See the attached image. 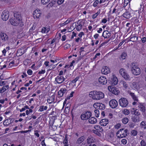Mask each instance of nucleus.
Segmentation results:
<instances>
[{"label": "nucleus", "mask_w": 146, "mask_h": 146, "mask_svg": "<svg viewBox=\"0 0 146 146\" xmlns=\"http://www.w3.org/2000/svg\"><path fill=\"white\" fill-rule=\"evenodd\" d=\"M127 56V54L125 52H123L121 55V58L122 60L125 59Z\"/></svg>", "instance_id": "72a5a7b5"}, {"label": "nucleus", "mask_w": 146, "mask_h": 146, "mask_svg": "<svg viewBox=\"0 0 146 146\" xmlns=\"http://www.w3.org/2000/svg\"><path fill=\"white\" fill-rule=\"evenodd\" d=\"M119 105L122 107H125L127 106L128 104V101L125 98H121L119 101Z\"/></svg>", "instance_id": "39448f33"}, {"label": "nucleus", "mask_w": 146, "mask_h": 146, "mask_svg": "<svg viewBox=\"0 0 146 146\" xmlns=\"http://www.w3.org/2000/svg\"><path fill=\"white\" fill-rule=\"evenodd\" d=\"M141 145L142 146H146V143L143 140L141 142Z\"/></svg>", "instance_id": "a18cd8bd"}, {"label": "nucleus", "mask_w": 146, "mask_h": 146, "mask_svg": "<svg viewBox=\"0 0 146 146\" xmlns=\"http://www.w3.org/2000/svg\"><path fill=\"white\" fill-rule=\"evenodd\" d=\"M40 13L39 12V11L38 12V11H37V12L35 11V13L34 12V13L33 14V16L34 18H39V17L40 16Z\"/></svg>", "instance_id": "393cba45"}, {"label": "nucleus", "mask_w": 146, "mask_h": 146, "mask_svg": "<svg viewBox=\"0 0 146 146\" xmlns=\"http://www.w3.org/2000/svg\"><path fill=\"white\" fill-rule=\"evenodd\" d=\"M123 113L125 115H128L130 112L129 110L127 109H125L122 111Z\"/></svg>", "instance_id": "f704fd0d"}, {"label": "nucleus", "mask_w": 146, "mask_h": 146, "mask_svg": "<svg viewBox=\"0 0 146 146\" xmlns=\"http://www.w3.org/2000/svg\"><path fill=\"white\" fill-rule=\"evenodd\" d=\"M100 103H97L95 104L94 105V107L95 108L99 107L100 106Z\"/></svg>", "instance_id": "6e6d98bb"}, {"label": "nucleus", "mask_w": 146, "mask_h": 146, "mask_svg": "<svg viewBox=\"0 0 146 146\" xmlns=\"http://www.w3.org/2000/svg\"><path fill=\"white\" fill-rule=\"evenodd\" d=\"M108 82L113 85H115L117 84L118 80L116 77H113L110 80H109Z\"/></svg>", "instance_id": "f8f14e48"}, {"label": "nucleus", "mask_w": 146, "mask_h": 146, "mask_svg": "<svg viewBox=\"0 0 146 146\" xmlns=\"http://www.w3.org/2000/svg\"><path fill=\"white\" fill-rule=\"evenodd\" d=\"M49 67L50 68V69H53L55 67V65H53V64H52L50 65Z\"/></svg>", "instance_id": "864d4df0"}, {"label": "nucleus", "mask_w": 146, "mask_h": 146, "mask_svg": "<svg viewBox=\"0 0 146 146\" xmlns=\"http://www.w3.org/2000/svg\"><path fill=\"white\" fill-rule=\"evenodd\" d=\"M84 48V47H82L80 48V55H81V52H82L84 51L83 49Z\"/></svg>", "instance_id": "338daca9"}, {"label": "nucleus", "mask_w": 146, "mask_h": 146, "mask_svg": "<svg viewBox=\"0 0 146 146\" xmlns=\"http://www.w3.org/2000/svg\"><path fill=\"white\" fill-rule=\"evenodd\" d=\"M50 0H41V3L44 4H46L48 3Z\"/></svg>", "instance_id": "4c0bfd02"}, {"label": "nucleus", "mask_w": 146, "mask_h": 146, "mask_svg": "<svg viewBox=\"0 0 146 146\" xmlns=\"http://www.w3.org/2000/svg\"><path fill=\"white\" fill-rule=\"evenodd\" d=\"M15 18L18 19L19 20H22L20 14L19 12H16L14 13Z\"/></svg>", "instance_id": "6ab92c4d"}, {"label": "nucleus", "mask_w": 146, "mask_h": 146, "mask_svg": "<svg viewBox=\"0 0 146 146\" xmlns=\"http://www.w3.org/2000/svg\"><path fill=\"white\" fill-rule=\"evenodd\" d=\"M63 143L64 145V146H68V139L66 135L65 139L63 141Z\"/></svg>", "instance_id": "cd10ccee"}, {"label": "nucleus", "mask_w": 146, "mask_h": 146, "mask_svg": "<svg viewBox=\"0 0 146 146\" xmlns=\"http://www.w3.org/2000/svg\"><path fill=\"white\" fill-rule=\"evenodd\" d=\"M79 21H78L77 23L78 24V25H77L76 27V30L78 31H80V30L82 29V25L80 24V23L79 22Z\"/></svg>", "instance_id": "a878e982"}, {"label": "nucleus", "mask_w": 146, "mask_h": 146, "mask_svg": "<svg viewBox=\"0 0 146 146\" xmlns=\"http://www.w3.org/2000/svg\"><path fill=\"white\" fill-rule=\"evenodd\" d=\"M45 72V70H42L41 71L39 72L38 74H44Z\"/></svg>", "instance_id": "69168bd1"}, {"label": "nucleus", "mask_w": 146, "mask_h": 146, "mask_svg": "<svg viewBox=\"0 0 146 146\" xmlns=\"http://www.w3.org/2000/svg\"><path fill=\"white\" fill-rule=\"evenodd\" d=\"M109 104L111 108H115L117 106L118 102L116 100L113 99L110 101Z\"/></svg>", "instance_id": "9d476101"}, {"label": "nucleus", "mask_w": 146, "mask_h": 146, "mask_svg": "<svg viewBox=\"0 0 146 146\" xmlns=\"http://www.w3.org/2000/svg\"><path fill=\"white\" fill-rule=\"evenodd\" d=\"M0 35L1 38L2 40L5 41L7 40L8 37L5 33H1L0 34Z\"/></svg>", "instance_id": "dca6fc26"}, {"label": "nucleus", "mask_w": 146, "mask_h": 146, "mask_svg": "<svg viewBox=\"0 0 146 146\" xmlns=\"http://www.w3.org/2000/svg\"><path fill=\"white\" fill-rule=\"evenodd\" d=\"M79 77H76L74 79L71 81V83H75L79 79Z\"/></svg>", "instance_id": "a19ab883"}, {"label": "nucleus", "mask_w": 146, "mask_h": 146, "mask_svg": "<svg viewBox=\"0 0 146 146\" xmlns=\"http://www.w3.org/2000/svg\"><path fill=\"white\" fill-rule=\"evenodd\" d=\"M119 73L121 75L125 80H128L129 78V76L128 74L126 72L125 69L123 68H121L119 70Z\"/></svg>", "instance_id": "0eeeda50"}, {"label": "nucleus", "mask_w": 146, "mask_h": 146, "mask_svg": "<svg viewBox=\"0 0 146 146\" xmlns=\"http://www.w3.org/2000/svg\"><path fill=\"white\" fill-rule=\"evenodd\" d=\"M133 88L136 89L138 88L139 86L138 85L137 83L135 82H133Z\"/></svg>", "instance_id": "58836bf2"}, {"label": "nucleus", "mask_w": 146, "mask_h": 146, "mask_svg": "<svg viewBox=\"0 0 146 146\" xmlns=\"http://www.w3.org/2000/svg\"><path fill=\"white\" fill-rule=\"evenodd\" d=\"M96 119L94 117H91L89 119V122L91 124H94L96 123Z\"/></svg>", "instance_id": "5701e85b"}, {"label": "nucleus", "mask_w": 146, "mask_h": 146, "mask_svg": "<svg viewBox=\"0 0 146 146\" xmlns=\"http://www.w3.org/2000/svg\"><path fill=\"white\" fill-rule=\"evenodd\" d=\"M70 45L69 44H66L65 46V48L67 49L70 47Z\"/></svg>", "instance_id": "680f3d73"}, {"label": "nucleus", "mask_w": 146, "mask_h": 146, "mask_svg": "<svg viewBox=\"0 0 146 146\" xmlns=\"http://www.w3.org/2000/svg\"><path fill=\"white\" fill-rule=\"evenodd\" d=\"M131 37L130 38V40L133 42H135L137 40V37L136 34L131 35Z\"/></svg>", "instance_id": "a211bd4d"}, {"label": "nucleus", "mask_w": 146, "mask_h": 146, "mask_svg": "<svg viewBox=\"0 0 146 146\" xmlns=\"http://www.w3.org/2000/svg\"><path fill=\"white\" fill-rule=\"evenodd\" d=\"M138 107L140 108V110L143 112H144L145 111V107L144 105L142 104H138Z\"/></svg>", "instance_id": "aec40b11"}, {"label": "nucleus", "mask_w": 146, "mask_h": 146, "mask_svg": "<svg viewBox=\"0 0 146 146\" xmlns=\"http://www.w3.org/2000/svg\"><path fill=\"white\" fill-rule=\"evenodd\" d=\"M109 123V120L107 119H102L100 122V123L101 126H106Z\"/></svg>", "instance_id": "4468645a"}, {"label": "nucleus", "mask_w": 146, "mask_h": 146, "mask_svg": "<svg viewBox=\"0 0 146 146\" xmlns=\"http://www.w3.org/2000/svg\"><path fill=\"white\" fill-rule=\"evenodd\" d=\"M95 140V139L93 137L90 136L88 137L87 139V143L88 144L93 143L94 142Z\"/></svg>", "instance_id": "f3484780"}, {"label": "nucleus", "mask_w": 146, "mask_h": 146, "mask_svg": "<svg viewBox=\"0 0 146 146\" xmlns=\"http://www.w3.org/2000/svg\"><path fill=\"white\" fill-rule=\"evenodd\" d=\"M121 126V125L120 123H118L116 124L115 126V128L117 129H118Z\"/></svg>", "instance_id": "0e129e2a"}, {"label": "nucleus", "mask_w": 146, "mask_h": 146, "mask_svg": "<svg viewBox=\"0 0 146 146\" xmlns=\"http://www.w3.org/2000/svg\"><path fill=\"white\" fill-rule=\"evenodd\" d=\"M131 119H132V121L135 123L138 122L140 120L139 117L138 116H134L132 117Z\"/></svg>", "instance_id": "b1692460"}, {"label": "nucleus", "mask_w": 146, "mask_h": 146, "mask_svg": "<svg viewBox=\"0 0 146 146\" xmlns=\"http://www.w3.org/2000/svg\"><path fill=\"white\" fill-rule=\"evenodd\" d=\"M123 16L125 18L129 19L131 17V14L129 12L126 11L123 14Z\"/></svg>", "instance_id": "412c9836"}, {"label": "nucleus", "mask_w": 146, "mask_h": 146, "mask_svg": "<svg viewBox=\"0 0 146 146\" xmlns=\"http://www.w3.org/2000/svg\"><path fill=\"white\" fill-rule=\"evenodd\" d=\"M91 116V113L90 111H87L84 114H82L80 117L82 120H86L89 119Z\"/></svg>", "instance_id": "6e6552de"}, {"label": "nucleus", "mask_w": 146, "mask_h": 146, "mask_svg": "<svg viewBox=\"0 0 146 146\" xmlns=\"http://www.w3.org/2000/svg\"><path fill=\"white\" fill-rule=\"evenodd\" d=\"M95 92V91H93V92H90L89 94V96L92 98V97L94 96V92Z\"/></svg>", "instance_id": "8fccbe9b"}, {"label": "nucleus", "mask_w": 146, "mask_h": 146, "mask_svg": "<svg viewBox=\"0 0 146 146\" xmlns=\"http://www.w3.org/2000/svg\"><path fill=\"white\" fill-rule=\"evenodd\" d=\"M136 110L134 111V114L135 115V116H138V115H139L140 114V113L138 111H136Z\"/></svg>", "instance_id": "bf43d9fd"}, {"label": "nucleus", "mask_w": 146, "mask_h": 146, "mask_svg": "<svg viewBox=\"0 0 146 146\" xmlns=\"http://www.w3.org/2000/svg\"><path fill=\"white\" fill-rule=\"evenodd\" d=\"M65 80L62 76H58L55 78V81L58 84L62 83Z\"/></svg>", "instance_id": "9b49d317"}, {"label": "nucleus", "mask_w": 146, "mask_h": 146, "mask_svg": "<svg viewBox=\"0 0 146 146\" xmlns=\"http://www.w3.org/2000/svg\"><path fill=\"white\" fill-rule=\"evenodd\" d=\"M47 109V107L46 106H41L40 107V108L39 110L40 111H42L44 110H46Z\"/></svg>", "instance_id": "c756f323"}, {"label": "nucleus", "mask_w": 146, "mask_h": 146, "mask_svg": "<svg viewBox=\"0 0 146 146\" xmlns=\"http://www.w3.org/2000/svg\"><path fill=\"white\" fill-rule=\"evenodd\" d=\"M27 73L29 75H31L33 73V72L31 69H29L28 70Z\"/></svg>", "instance_id": "3c124183"}, {"label": "nucleus", "mask_w": 146, "mask_h": 146, "mask_svg": "<svg viewBox=\"0 0 146 146\" xmlns=\"http://www.w3.org/2000/svg\"><path fill=\"white\" fill-rule=\"evenodd\" d=\"M146 122L145 121H142L140 124L141 127H144Z\"/></svg>", "instance_id": "e2e57ef3"}, {"label": "nucleus", "mask_w": 146, "mask_h": 146, "mask_svg": "<svg viewBox=\"0 0 146 146\" xmlns=\"http://www.w3.org/2000/svg\"><path fill=\"white\" fill-rule=\"evenodd\" d=\"M109 90L113 94L118 95L120 93L119 91L115 87H113L112 85L109 86L108 87Z\"/></svg>", "instance_id": "423d86ee"}, {"label": "nucleus", "mask_w": 146, "mask_h": 146, "mask_svg": "<svg viewBox=\"0 0 146 146\" xmlns=\"http://www.w3.org/2000/svg\"><path fill=\"white\" fill-rule=\"evenodd\" d=\"M99 1L98 0H96L95 1L93 4V6L94 7H96L97 6L98 4V3Z\"/></svg>", "instance_id": "13d9d810"}, {"label": "nucleus", "mask_w": 146, "mask_h": 146, "mask_svg": "<svg viewBox=\"0 0 146 146\" xmlns=\"http://www.w3.org/2000/svg\"><path fill=\"white\" fill-rule=\"evenodd\" d=\"M2 19L5 21L7 20L9 17V12L7 10L4 11L1 15Z\"/></svg>", "instance_id": "1a4fd4ad"}, {"label": "nucleus", "mask_w": 146, "mask_h": 146, "mask_svg": "<svg viewBox=\"0 0 146 146\" xmlns=\"http://www.w3.org/2000/svg\"><path fill=\"white\" fill-rule=\"evenodd\" d=\"M129 121V119L127 117H124L122 119V122L124 124H127Z\"/></svg>", "instance_id": "2f4dec72"}, {"label": "nucleus", "mask_w": 146, "mask_h": 146, "mask_svg": "<svg viewBox=\"0 0 146 146\" xmlns=\"http://www.w3.org/2000/svg\"><path fill=\"white\" fill-rule=\"evenodd\" d=\"M85 138L84 136H81L78 139L77 141V143L78 144L81 143L84 141Z\"/></svg>", "instance_id": "4be33fe9"}, {"label": "nucleus", "mask_w": 146, "mask_h": 146, "mask_svg": "<svg viewBox=\"0 0 146 146\" xmlns=\"http://www.w3.org/2000/svg\"><path fill=\"white\" fill-rule=\"evenodd\" d=\"M107 67H105V68L104 67V68H102V69L101 70V72L104 74H105L107 70V68H106Z\"/></svg>", "instance_id": "79ce46f5"}, {"label": "nucleus", "mask_w": 146, "mask_h": 146, "mask_svg": "<svg viewBox=\"0 0 146 146\" xmlns=\"http://www.w3.org/2000/svg\"><path fill=\"white\" fill-rule=\"evenodd\" d=\"M10 22L11 24L14 26L19 25L22 27L24 25L23 22L22 20H19L15 18H11L10 19Z\"/></svg>", "instance_id": "7ed1b4c3"}, {"label": "nucleus", "mask_w": 146, "mask_h": 146, "mask_svg": "<svg viewBox=\"0 0 146 146\" xmlns=\"http://www.w3.org/2000/svg\"><path fill=\"white\" fill-rule=\"evenodd\" d=\"M24 53V50L22 49L19 50L17 51V54L19 56H21Z\"/></svg>", "instance_id": "473e14b6"}, {"label": "nucleus", "mask_w": 146, "mask_h": 146, "mask_svg": "<svg viewBox=\"0 0 146 146\" xmlns=\"http://www.w3.org/2000/svg\"><path fill=\"white\" fill-rule=\"evenodd\" d=\"M128 134L127 129L122 128L119 130L116 133V135L118 138L125 137Z\"/></svg>", "instance_id": "f03ea898"}, {"label": "nucleus", "mask_w": 146, "mask_h": 146, "mask_svg": "<svg viewBox=\"0 0 146 146\" xmlns=\"http://www.w3.org/2000/svg\"><path fill=\"white\" fill-rule=\"evenodd\" d=\"M121 142L123 145H125L127 143V140L125 139H123L121 140Z\"/></svg>", "instance_id": "5fc2aeb1"}, {"label": "nucleus", "mask_w": 146, "mask_h": 146, "mask_svg": "<svg viewBox=\"0 0 146 146\" xmlns=\"http://www.w3.org/2000/svg\"><path fill=\"white\" fill-rule=\"evenodd\" d=\"M10 123L8 122V120L6 119L4 121L3 124L4 125H7Z\"/></svg>", "instance_id": "37998d69"}, {"label": "nucleus", "mask_w": 146, "mask_h": 146, "mask_svg": "<svg viewBox=\"0 0 146 146\" xmlns=\"http://www.w3.org/2000/svg\"><path fill=\"white\" fill-rule=\"evenodd\" d=\"M101 127V128L102 127H100V126L99 125H95L94 127V128L97 130H99L100 129V128Z\"/></svg>", "instance_id": "4d7b16f0"}, {"label": "nucleus", "mask_w": 146, "mask_h": 146, "mask_svg": "<svg viewBox=\"0 0 146 146\" xmlns=\"http://www.w3.org/2000/svg\"><path fill=\"white\" fill-rule=\"evenodd\" d=\"M110 34H111L109 33L108 31H105L103 32L102 36H103L104 37H105L104 35H107L108 37H110Z\"/></svg>", "instance_id": "7c9ffc66"}, {"label": "nucleus", "mask_w": 146, "mask_h": 146, "mask_svg": "<svg viewBox=\"0 0 146 146\" xmlns=\"http://www.w3.org/2000/svg\"><path fill=\"white\" fill-rule=\"evenodd\" d=\"M99 13H100V12H98L97 13H96L95 14H94L92 16V18L93 19H94L96 18Z\"/></svg>", "instance_id": "de8ad7c7"}, {"label": "nucleus", "mask_w": 146, "mask_h": 146, "mask_svg": "<svg viewBox=\"0 0 146 146\" xmlns=\"http://www.w3.org/2000/svg\"><path fill=\"white\" fill-rule=\"evenodd\" d=\"M130 95L132 97V98L134 101H138V99L136 96L133 93H130Z\"/></svg>", "instance_id": "bb28decb"}, {"label": "nucleus", "mask_w": 146, "mask_h": 146, "mask_svg": "<svg viewBox=\"0 0 146 146\" xmlns=\"http://www.w3.org/2000/svg\"><path fill=\"white\" fill-rule=\"evenodd\" d=\"M95 116L98 117H99V111L97 110H94Z\"/></svg>", "instance_id": "e433bc0d"}, {"label": "nucleus", "mask_w": 146, "mask_h": 146, "mask_svg": "<svg viewBox=\"0 0 146 146\" xmlns=\"http://www.w3.org/2000/svg\"><path fill=\"white\" fill-rule=\"evenodd\" d=\"M50 31V29L49 28L46 27H44L42 30V33H47Z\"/></svg>", "instance_id": "c85d7f7f"}, {"label": "nucleus", "mask_w": 146, "mask_h": 146, "mask_svg": "<svg viewBox=\"0 0 146 146\" xmlns=\"http://www.w3.org/2000/svg\"><path fill=\"white\" fill-rule=\"evenodd\" d=\"M66 91V90L65 88H62L58 92V94L59 97H61L63 96Z\"/></svg>", "instance_id": "2eb2a0df"}, {"label": "nucleus", "mask_w": 146, "mask_h": 146, "mask_svg": "<svg viewBox=\"0 0 146 146\" xmlns=\"http://www.w3.org/2000/svg\"><path fill=\"white\" fill-rule=\"evenodd\" d=\"M110 39H109L108 40V41H107L106 42H103V43H102L100 45V46H99V48H100L101 47H102V46H103V45L105 44V43H107L110 40Z\"/></svg>", "instance_id": "052dcab7"}, {"label": "nucleus", "mask_w": 146, "mask_h": 146, "mask_svg": "<svg viewBox=\"0 0 146 146\" xmlns=\"http://www.w3.org/2000/svg\"><path fill=\"white\" fill-rule=\"evenodd\" d=\"M107 79L104 76H101L99 78V82L102 84H106L107 83Z\"/></svg>", "instance_id": "ddd939ff"}, {"label": "nucleus", "mask_w": 146, "mask_h": 146, "mask_svg": "<svg viewBox=\"0 0 146 146\" xmlns=\"http://www.w3.org/2000/svg\"><path fill=\"white\" fill-rule=\"evenodd\" d=\"M121 84L125 88H127L128 84H126L125 82L124 81H122L121 82Z\"/></svg>", "instance_id": "ea45409f"}, {"label": "nucleus", "mask_w": 146, "mask_h": 146, "mask_svg": "<svg viewBox=\"0 0 146 146\" xmlns=\"http://www.w3.org/2000/svg\"><path fill=\"white\" fill-rule=\"evenodd\" d=\"M132 134L134 136L137 135V131L135 130H133L131 132Z\"/></svg>", "instance_id": "c03bdc74"}, {"label": "nucleus", "mask_w": 146, "mask_h": 146, "mask_svg": "<svg viewBox=\"0 0 146 146\" xmlns=\"http://www.w3.org/2000/svg\"><path fill=\"white\" fill-rule=\"evenodd\" d=\"M64 0H58L57 3L59 5H60L62 3Z\"/></svg>", "instance_id": "603ef678"}, {"label": "nucleus", "mask_w": 146, "mask_h": 146, "mask_svg": "<svg viewBox=\"0 0 146 146\" xmlns=\"http://www.w3.org/2000/svg\"><path fill=\"white\" fill-rule=\"evenodd\" d=\"M131 71L132 74L135 76L139 75L141 73L140 68L138 66L136 63H132L130 65Z\"/></svg>", "instance_id": "f257e3e1"}, {"label": "nucleus", "mask_w": 146, "mask_h": 146, "mask_svg": "<svg viewBox=\"0 0 146 146\" xmlns=\"http://www.w3.org/2000/svg\"><path fill=\"white\" fill-rule=\"evenodd\" d=\"M9 86L7 85H6L5 86H4L2 88V90H3L5 91L7 89H8L9 88Z\"/></svg>", "instance_id": "09e8293b"}, {"label": "nucleus", "mask_w": 146, "mask_h": 146, "mask_svg": "<svg viewBox=\"0 0 146 146\" xmlns=\"http://www.w3.org/2000/svg\"><path fill=\"white\" fill-rule=\"evenodd\" d=\"M35 27H36V26H35V24H34L33 25L32 27L30 29V31H31L34 30L35 29Z\"/></svg>", "instance_id": "49530a36"}, {"label": "nucleus", "mask_w": 146, "mask_h": 146, "mask_svg": "<svg viewBox=\"0 0 146 146\" xmlns=\"http://www.w3.org/2000/svg\"><path fill=\"white\" fill-rule=\"evenodd\" d=\"M99 108V109L102 110L104 109H105V107L104 104L102 103H100Z\"/></svg>", "instance_id": "c9c22d12"}, {"label": "nucleus", "mask_w": 146, "mask_h": 146, "mask_svg": "<svg viewBox=\"0 0 146 146\" xmlns=\"http://www.w3.org/2000/svg\"><path fill=\"white\" fill-rule=\"evenodd\" d=\"M84 35V34L83 32H81L78 34V36L80 37H82V36L83 35Z\"/></svg>", "instance_id": "774afa93"}, {"label": "nucleus", "mask_w": 146, "mask_h": 146, "mask_svg": "<svg viewBox=\"0 0 146 146\" xmlns=\"http://www.w3.org/2000/svg\"><path fill=\"white\" fill-rule=\"evenodd\" d=\"M104 94L100 91H95L92 99L94 100H100L104 97Z\"/></svg>", "instance_id": "20e7f679"}]
</instances>
